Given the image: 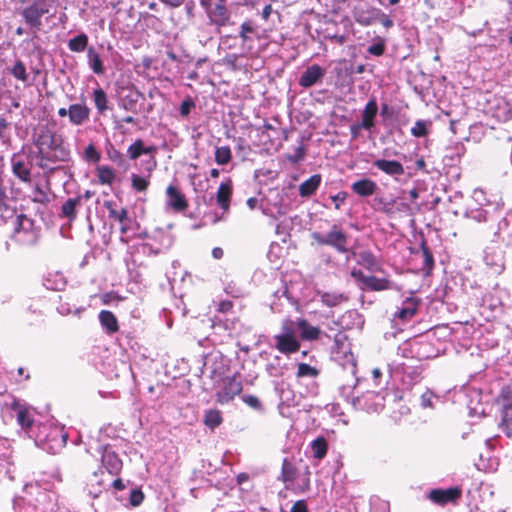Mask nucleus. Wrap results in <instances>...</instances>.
Returning <instances> with one entry per match:
<instances>
[{
	"label": "nucleus",
	"instance_id": "f257e3e1",
	"mask_svg": "<svg viewBox=\"0 0 512 512\" xmlns=\"http://www.w3.org/2000/svg\"><path fill=\"white\" fill-rule=\"evenodd\" d=\"M32 143L37 149L38 166L43 170H53L56 163L71 159V151L63 135L49 124L39 125L34 130Z\"/></svg>",
	"mask_w": 512,
	"mask_h": 512
},
{
	"label": "nucleus",
	"instance_id": "f03ea898",
	"mask_svg": "<svg viewBox=\"0 0 512 512\" xmlns=\"http://www.w3.org/2000/svg\"><path fill=\"white\" fill-rule=\"evenodd\" d=\"M298 473L299 470L297 467V460L295 456L285 457L282 461L281 472L278 477V480L283 482L287 489L292 488L296 493H306L311 488V472L309 470V467H305L304 476L300 479V482L294 485Z\"/></svg>",
	"mask_w": 512,
	"mask_h": 512
},
{
	"label": "nucleus",
	"instance_id": "7ed1b4c3",
	"mask_svg": "<svg viewBox=\"0 0 512 512\" xmlns=\"http://www.w3.org/2000/svg\"><path fill=\"white\" fill-rule=\"evenodd\" d=\"M200 5L205 10L209 24L214 26L218 32L223 27L235 24L226 0H200Z\"/></svg>",
	"mask_w": 512,
	"mask_h": 512
},
{
	"label": "nucleus",
	"instance_id": "20e7f679",
	"mask_svg": "<svg viewBox=\"0 0 512 512\" xmlns=\"http://www.w3.org/2000/svg\"><path fill=\"white\" fill-rule=\"evenodd\" d=\"M56 0H34L20 12L24 22L31 29L40 31L43 27L42 17L55 9Z\"/></svg>",
	"mask_w": 512,
	"mask_h": 512
},
{
	"label": "nucleus",
	"instance_id": "39448f33",
	"mask_svg": "<svg viewBox=\"0 0 512 512\" xmlns=\"http://www.w3.org/2000/svg\"><path fill=\"white\" fill-rule=\"evenodd\" d=\"M352 15L354 20L361 26H371L376 23H380L388 30L394 25L393 20L381 9L367 4H359L355 6Z\"/></svg>",
	"mask_w": 512,
	"mask_h": 512
},
{
	"label": "nucleus",
	"instance_id": "423d86ee",
	"mask_svg": "<svg viewBox=\"0 0 512 512\" xmlns=\"http://www.w3.org/2000/svg\"><path fill=\"white\" fill-rule=\"evenodd\" d=\"M311 238L317 245L329 246L340 254H345L349 251V236L337 224H333L329 232L326 234L313 232L311 234Z\"/></svg>",
	"mask_w": 512,
	"mask_h": 512
},
{
	"label": "nucleus",
	"instance_id": "0eeeda50",
	"mask_svg": "<svg viewBox=\"0 0 512 512\" xmlns=\"http://www.w3.org/2000/svg\"><path fill=\"white\" fill-rule=\"evenodd\" d=\"M274 347L282 354L289 355L299 351L301 343L295 331V322L285 319L281 323V332L273 337Z\"/></svg>",
	"mask_w": 512,
	"mask_h": 512
},
{
	"label": "nucleus",
	"instance_id": "6e6552de",
	"mask_svg": "<svg viewBox=\"0 0 512 512\" xmlns=\"http://www.w3.org/2000/svg\"><path fill=\"white\" fill-rule=\"evenodd\" d=\"M222 388L216 393V402L224 405L233 401L236 396H239L243 390L241 374L235 372L231 376L223 378Z\"/></svg>",
	"mask_w": 512,
	"mask_h": 512
},
{
	"label": "nucleus",
	"instance_id": "1a4fd4ad",
	"mask_svg": "<svg viewBox=\"0 0 512 512\" xmlns=\"http://www.w3.org/2000/svg\"><path fill=\"white\" fill-rule=\"evenodd\" d=\"M462 494V488L459 486H453L447 489L435 488L428 492L427 499L433 504L443 507L448 504H458L462 498Z\"/></svg>",
	"mask_w": 512,
	"mask_h": 512
},
{
	"label": "nucleus",
	"instance_id": "9d476101",
	"mask_svg": "<svg viewBox=\"0 0 512 512\" xmlns=\"http://www.w3.org/2000/svg\"><path fill=\"white\" fill-rule=\"evenodd\" d=\"M101 462L103 467L111 475H119L123 467L122 460L118 454L112 450L110 445L104 446Z\"/></svg>",
	"mask_w": 512,
	"mask_h": 512
},
{
	"label": "nucleus",
	"instance_id": "9b49d317",
	"mask_svg": "<svg viewBox=\"0 0 512 512\" xmlns=\"http://www.w3.org/2000/svg\"><path fill=\"white\" fill-rule=\"evenodd\" d=\"M325 73L326 71L324 68L318 64H313L307 67L306 70L302 73L298 83L302 88H310L320 82L325 76Z\"/></svg>",
	"mask_w": 512,
	"mask_h": 512
},
{
	"label": "nucleus",
	"instance_id": "f8f14e48",
	"mask_svg": "<svg viewBox=\"0 0 512 512\" xmlns=\"http://www.w3.org/2000/svg\"><path fill=\"white\" fill-rule=\"evenodd\" d=\"M167 205L175 212H183L188 208L185 195L174 185L166 188Z\"/></svg>",
	"mask_w": 512,
	"mask_h": 512
},
{
	"label": "nucleus",
	"instance_id": "ddd939ff",
	"mask_svg": "<svg viewBox=\"0 0 512 512\" xmlns=\"http://www.w3.org/2000/svg\"><path fill=\"white\" fill-rule=\"evenodd\" d=\"M105 207L108 210L109 218L118 221L120 226V232L126 234L130 230L131 218L128 215V210L122 207L120 210L115 208V205L111 201L105 202Z\"/></svg>",
	"mask_w": 512,
	"mask_h": 512
},
{
	"label": "nucleus",
	"instance_id": "4468645a",
	"mask_svg": "<svg viewBox=\"0 0 512 512\" xmlns=\"http://www.w3.org/2000/svg\"><path fill=\"white\" fill-rule=\"evenodd\" d=\"M233 194V183L229 178L225 182H222L216 193V202L224 213L230 209V202Z\"/></svg>",
	"mask_w": 512,
	"mask_h": 512
},
{
	"label": "nucleus",
	"instance_id": "2eb2a0df",
	"mask_svg": "<svg viewBox=\"0 0 512 512\" xmlns=\"http://www.w3.org/2000/svg\"><path fill=\"white\" fill-rule=\"evenodd\" d=\"M421 304V299L415 297H408L403 302V307L400 308L395 314L394 318L403 322L412 319L418 311Z\"/></svg>",
	"mask_w": 512,
	"mask_h": 512
},
{
	"label": "nucleus",
	"instance_id": "dca6fc26",
	"mask_svg": "<svg viewBox=\"0 0 512 512\" xmlns=\"http://www.w3.org/2000/svg\"><path fill=\"white\" fill-rule=\"evenodd\" d=\"M373 166L391 177H400L404 174V166L397 160L377 159Z\"/></svg>",
	"mask_w": 512,
	"mask_h": 512
},
{
	"label": "nucleus",
	"instance_id": "f3484780",
	"mask_svg": "<svg viewBox=\"0 0 512 512\" xmlns=\"http://www.w3.org/2000/svg\"><path fill=\"white\" fill-rule=\"evenodd\" d=\"M69 121L74 126H81L89 120L90 108L85 104L75 103L68 107Z\"/></svg>",
	"mask_w": 512,
	"mask_h": 512
},
{
	"label": "nucleus",
	"instance_id": "a211bd4d",
	"mask_svg": "<svg viewBox=\"0 0 512 512\" xmlns=\"http://www.w3.org/2000/svg\"><path fill=\"white\" fill-rule=\"evenodd\" d=\"M378 113V105L375 97L369 99L361 114V126L370 131L375 126V118Z\"/></svg>",
	"mask_w": 512,
	"mask_h": 512
},
{
	"label": "nucleus",
	"instance_id": "6ab92c4d",
	"mask_svg": "<svg viewBox=\"0 0 512 512\" xmlns=\"http://www.w3.org/2000/svg\"><path fill=\"white\" fill-rule=\"evenodd\" d=\"M11 409L16 411L17 423L23 429H30L32 427L34 418L26 405L21 404L17 399H14V401L11 403Z\"/></svg>",
	"mask_w": 512,
	"mask_h": 512
},
{
	"label": "nucleus",
	"instance_id": "aec40b11",
	"mask_svg": "<svg viewBox=\"0 0 512 512\" xmlns=\"http://www.w3.org/2000/svg\"><path fill=\"white\" fill-rule=\"evenodd\" d=\"M378 186L377 183L369 178H363L355 181L351 185V190L359 197H369L375 194Z\"/></svg>",
	"mask_w": 512,
	"mask_h": 512
},
{
	"label": "nucleus",
	"instance_id": "412c9836",
	"mask_svg": "<svg viewBox=\"0 0 512 512\" xmlns=\"http://www.w3.org/2000/svg\"><path fill=\"white\" fill-rule=\"evenodd\" d=\"M295 326L300 331V337L302 340L315 341L320 338L321 330L316 326H312L306 319L300 318L295 323Z\"/></svg>",
	"mask_w": 512,
	"mask_h": 512
},
{
	"label": "nucleus",
	"instance_id": "4be33fe9",
	"mask_svg": "<svg viewBox=\"0 0 512 512\" xmlns=\"http://www.w3.org/2000/svg\"><path fill=\"white\" fill-rule=\"evenodd\" d=\"M99 321L107 334H114L119 331V324L116 316L109 310H102L99 313Z\"/></svg>",
	"mask_w": 512,
	"mask_h": 512
},
{
	"label": "nucleus",
	"instance_id": "5701e85b",
	"mask_svg": "<svg viewBox=\"0 0 512 512\" xmlns=\"http://www.w3.org/2000/svg\"><path fill=\"white\" fill-rule=\"evenodd\" d=\"M349 300V297L342 292H323L320 294V301L327 307H336Z\"/></svg>",
	"mask_w": 512,
	"mask_h": 512
},
{
	"label": "nucleus",
	"instance_id": "b1692460",
	"mask_svg": "<svg viewBox=\"0 0 512 512\" xmlns=\"http://www.w3.org/2000/svg\"><path fill=\"white\" fill-rule=\"evenodd\" d=\"M82 196L68 198L61 206L60 217L74 221L77 217L76 208L81 204Z\"/></svg>",
	"mask_w": 512,
	"mask_h": 512
},
{
	"label": "nucleus",
	"instance_id": "393cba45",
	"mask_svg": "<svg viewBox=\"0 0 512 512\" xmlns=\"http://www.w3.org/2000/svg\"><path fill=\"white\" fill-rule=\"evenodd\" d=\"M322 181L320 174H314L309 179L305 180L299 186V195L301 197L312 196L319 188Z\"/></svg>",
	"mask_w": 512,
	"mask_h": 512
},
{
	"label": "nucleus",
	"instance_id": "a878e982",
	"mask_svg": "<svg viewBox=\"0 0 512 512\" xmlns=\"http://www.w3.org/2000/svg\"><path fill=\"white\" fill-rule=\"evenodd\" d=\"M13 174L23 182L31 181V171L23 160L14 155L11 160Z\"/></svg>",
	"mask_w": 512,
	"mask_h": 512
},
{
	"label": "nucleus",
	"instance_id": "bb28decb",
	"mask_svg": "<svg viewBox=\"0 0 512 512\" xmlns=\"http://www.w3.org/2000/svg\"><path fill=\"white\" fill-rule=\"evenodd\" d=\"M93 102L96 107L97 112L100 115L105 114V112L108 110V97L106 92L101 88L98 87L94 89L93 91Z\"/></svg>",
	"mask_w": 512,
	"mask_h": 512
},
{
	"label": "nucleus",
	"instance_id": "cd10ccee",
	"mask_svg": "<svg viewBox=\"0 0 512 512\" xmlns=\"http://www.w3.org/2000/svg\"><path fill=\"white\" fill-rule=\"evenodd\" d=\"M391 287L390 280L370 275L364 288L370 291H385L391 289Z\"/></svg>",
	"mask_w": 512,
	"mask_h": 512
},
{
	"label": "nucleus",
	"instance_id": "c85d7f7f",
	"mask_svg": "<svg viewBox=\"0 0 512 512\" xmlns=\"http://www.w3.org/2000/svg\"><path fill=\"white\" fill-rule=\"evenodd\" d=\"M96 175L98 178V182L102 185H112L116 174L114 170L106 165L97 166L96 168Z\"/></svg>",
	"mask_w": 512,
	"mask_h": 512
},
{
	"label": "nucleus",
	"instance_id": "c756f323",
	"mask_svg": "<svg viewBox=\"0 0 512 512\" xmlns=\"http://www.w3.org/2000/svg\"><path fill=\"white\" fill-rule=\"evenodd\" d=\"M223 422L222 413L218 409H209L205 411L203 423L210 429H215Z\"/></svg>",
	"mask_w": 512,
	"mask_h": 512
},
{
	"label": "nucleus",
	"instance_id": "7c9ffc66",
	"mask_svg": "<svg viewBox=\"0 0 512 512\" xmlns=\"http://www.w3.org/2000/svg\"><path fill=\"white\" fill-rule=\"evenodd\" d=\"M88 63L92 71L97 75H102L105 72L103 62L100 55L95 51L93 47L87 50Z\"/></svg>",
	"mask_w": 512,
	"mask_h": 512
},
{
	"label": "nucleus",
	"instance_id": "2f4dec72",
	"mask_svg": "<svg viewBox=\"0 0 512 512\" xmlns=\"http://www.w3.org/2000/svg\"><path fill=\"white\" fill-rule=\"evenodd\" d=\"M311 449L313 452V457L315 459L321 460L323 459L328 451V442L325 437L319 436L311 443Z\"/></svg>",
	"mask_w": 512,
	"mask_h": 512
},
{
	"label": "nucleus",
	"instance_id": "473e14b6",
	"mask_svg": "<svg viewBox=\"0 0 512 512\" xmlns=\"http://www.w3.org/2000/svg\"><path fill=\"white\" fill-rule=\"evenodd\" d=\"M50 188L49 186L44 189L40 185H35L31 192V201L34 203L46 205L50 202V196H49Z\"/></svg>",
	"mask_w": 512,
	"mask_h": 512
},
{
	"label": "nucleus",
	"instance_id": "72a5a7b5",
	"mask_svg": "<svg viewBox=\"0 0 512 512\" xmlns=\"http://www.w3.org/2000/svg\"><path fill=\"white\" fill-rule=\"evenodd\" d=\"M420 248L422 251V255L424 257V264L422 270L424 271V274L428 276L431 274V271L433 270L435 265L434 257L425 240L421 242Z\"/></svg>",
	"mask_w": 512,
	"mask_h": 512
},
{
	"label": "nucleus",
	"instance_id": "f704fd0d",
	"mask_svg": "<svg viewBox=\"0 0 512 512\" xmlns=\"http://www.w3.org/2000/svg\"><path fill=\"white\" fill-rule=\"evenodd\" d=\"M358 264L364 266L370 271L378 269V261L375 255L369 250H364L359 253Z\"/></svg>",
	"mask_w": 512,
	"mask_h": 512
},
{
	"label": "nucleus",
	"instance_id": "c9c22d12",
	"mask_svg": "<svg viewBox=\"0 0 512 512\" xmlns=\"http://www.w3.org/2000/svg\"><path fill=\"white\" fill-rule=\"evenodd\" d=\"M500 427L507 437H512V407L502 408Z\"/></svg>",
	"mask_w": 512,
	"mask_h": 512
},
{
	"label": "nucleus",
	"instance_id": "e433bc0d",
	"mask_svg": "<svg viewBox=\"0 0 512 512\" xmlns=\"http://www.w3.org/2000/svg\"><path fill=\"white\" fill-rule=\"evenodd\" d=\"M88 36L85 33H81L68 41V48L72 52H83L88 45Z\"/></svg>",
	"mask_w": 512,
	"mask_h": 512
},
{
	"label": "nucleus",
	"instance_id": "4c0bfd02",
	"mask_svg": "<svg viewBox=\"0 0 512 512\" xmlns=\"http://www.w3.org/2000/svg\"><path fill=\"white\" fill-rule=\"evenodd\" d=\"M232 159L231 149L229 146L217 147L215 151V161L219 165H226Z\"/></svg>",
	"mask_w": 512,
	"mask_h": 512
},
{
	"label": "nucleus",
	"instance_id": "58836bf2",
	"mask_svg": "<svg viewBox=\"0 0 512 512\" xmlns=\"http://www.w3.org/2000/svg\"><path fill=\"white\" fill-rule=\"evenodd\" d=\"M319 375V370L315 367L310 366L307 363H299L297 366L296 376L298 378L311 377L316 378Z\"/></svg>",
	"mask_w": 512,
	"mask_h": 512
},
{
	"label": "nucleus",
	"instance_id": "ea45409f",
	"mask_svg": "<svg viewBox=\"0 0 512 512\" xmlns=\"http://www.w3.org/2000/svg\"><path fill=\"white\" fill-rule=\"evenodd\" d=\"M128 157L131 160L138 159L144 154V142L141 139L135 140L127 149Z\"/></svg>",
	"mask_w": 512,
	"mask_h": 512
},
{
	"label": "nucleus",
	"instance_id": "a19ab883",
	"mask_svg": "<svg viewBox=\"0 0 512 512\" xmlns=\"http://www.w3.org/2000/svg\"><path fill=\"white\" fill-rule=\"evenodd\" d=\"M143 97L142 93L139 91H131L128 95L123 99V108L129 111H135L136 104L139 98Z\"/></svg>",
	"mask_w": 512,
	"mask_h": 512
},
{
	"label": "nucleus",
	"instance_id": "79ce46f5",
	"mask_svg": "<svg viewBox=\"0 0 512 512\" xmlns=\"http://www.w3.org/2000/svg\"><path fill=\"white\" fill-rule=\"evenodd\" d=\"M429 125H431V121L418 120L411 128V134L414 137H425L428 135Z\"/></svg>",
	"mask_w": 512,
	"mask_h": 512
},
{
	"label": "nucleus",
	"instance_id": "37998d69",
	"mask_svg": "<svg viewBox=\"0 0 512 512\" xmlns=\"http://www.w3.org/2000/svg\"><path fill=\"white\" fill-rule=\"evenodd\" d=\"M255 32L256 28L253 25V22L251 20H247L241 24L239 37L242 42L245 43L250 39L249 34H254Z\"/></svg>",
	"mask_w": 512,
	"mask_h": 512
},
{
	"label": "nucleus",
	"instance_id": "c03bdc74",
	"mask_svg": "<svg viewBox=\"0 0 512 512\" xmlns=\"http://www.w3.org/2000/svg\"><path fill=\"white\" fill-rule=\"evenodd\" d=\"M11 74L18 80L22 82H26L28 79V74L26 72V67L21 60H18L11 69Z\"/></svg>",
	"mask_w": 512,
	"mask_h": 512
},
{
	"label": "nucleus",
	"instance_id": "a18cd8bd",
	"mask_svg": "<svg viewBox=\"0 0 512 512\" xmlns=\"http://www.w3.org/2000/svg\"><path fill=\"white\" fill-rule=\"evenodd\" d=\"M131 186L137 192H144L149 187V181L144 177H141L137 174H132L131 176Z\"/></svg>",
	"mask_w": 512,
	"mask_h": 512
},
{
	"label": "nucleus",
	"instance_id": "49530a36",
	"mask_svg": "<svg viewBox=\"0 0 512 512\" xmlns=\"http://www.w3.org/2000/svg\"><path fill=\"white\" fill-rule=\"evenodd\" d=\"M84 158L89 162L97 163L101 159V154L93 144H89L84 150Z\"/></svg>",
	"mask_w": 512,
	"mask_h": 512
},
{
	"label": "nucleus",
	"instance_id": "de8ad7c7",
	"mask_svg": "<svg viewBox=\"0 0 512 512\" xmlns=\"http://www.w3.org/2000/svg\"><path fill=\"white\" fill-rule=\"evenodd\" d=\"M499 398L503 401V407H512V386L506 385L502 387Z\"/></svg>",
	"mask_w": 512,
	"mask_h": 512
},
{
	"label": "nucleus",
	"instance_id": "09e8293b",
	"mask_svg": "<svg viewBox=\"0 0 512 512\" xmlns=\"http://www.w3.org/2000/svg\"><path fill=\"white\" fill-rule=\"evenodd\" d=\"M108 157L113 163L120 167L126 165L125 157L119 150L112 149L111 151H108Z\"/></svg>",
	"mask_w": 512,
	"mask_h": 512
},
{
	"label": "nucleus",
	"instance_id": "8fccbe9b",
	"mask_svg": "<svg viewBox=\"0 0 512 512\" xmlns=\"http://www.w3.org/2000/svg\"><path fill=\"white\" fill-rule=\"evenodd\" d=\"M242 401L255 410L261 411L263 409L261 401L254 395H243Z\"/></svg>",
	"mask_w": 512,
	"mask_h": 512
},
{
	"label": "nucleus",
	"instance_id": "3c124183",
	"mask_svg": "<svg viewBox=\"0 0 512 512\" xmlns=\"http://www.w3.org/2000/svg\"><path fill=\"white\" fill-rule=\"evenodd\" d=\"M144 493L141 489H133L130 493L129 502L132 506L137 507L144 501Z\"/></svg>",
	"mask_w": 512,
	"mask_h": 512
},
{
	"label": "nucleus",
	"instance_id": "603ef678",
	"mask_svg": "<svg viewBox=\"0 0 512 512\" xmlns=\"http://www.w3.org/2000/svg\"><path fill=\"white\" fill-rule=\"evenodd\" d=\"M19 225L23 226L24 233H32L34 221L25 214H19Z\"/></svg>",
	"mask_w": 512,
	"mask_h": 512
},
{
	"label": "nucleus",
	"instance_id": "864d4df0",
	"mask_svg": "<svg viewBox=\"0 0 512 512\" xmlns=\"http://www.w3.org/2000/svg\"><path fill=\"white\" fill-rule=\"evenodd\" d=\"M24 492L29 495L45 496L46 493L37 484H27L24 487Z\"/></svg>",
	"mask_w": 512,
	"mask_h": 512
},
{
	"label": "nucleus",
	"instance_id": "5fc2aeb1",
	"mask_svg": "<svg viewBox=\"0 0 512 512\" xmlns=\"http://www.w3.org/2000/svg\"><path fill=\"white\" fill-rule=\"evenodd\" d=\"M304 157L305 149L303 146H299L296 148L295 153L293 155H287V160L295 164L303 160Z\"/></svg>",
	"mask_w": 512,
	"mask_h": 512
},
{
	"label": "nucleus",
	"instance_id": "6e6d98bb",
	"mask_svg": "<svg viewBox=\"0 0 512 512\" xmlns=\"http://www.w3.org/2000/svg\"><path fill=\"white\" fill-rule=\"evenodd\" d=\"M9 123L3 117L0 118V139H2L3 143H10V137L6 134Z\"/></svg>",
	"mask_w": 512,
	"mask_h": 512
},
{
	"label": "nucleus",
	"instance_id": "4d7b16f0",
	"mask_svg": "<svg viewBox=\"0 0 512 512\" xmlns=\"http://www.w3.org/2000/svg\"><path fill=\"white\" fill-rule=\"evenodd\" d=\"M194 106H195V104L191 99L182 101V103L180 105V109H179L180 115L183 117H187L190 114L191 109Z\"/></svg>",
	"mask_w": 512,
	"mask_h": 512
},
{
	"label": "nucleus",
	"instance_id": "13d9d810",
	"mask_svg": "<svg viewBox=\"0 0 512 512\" xmlns=\"http://www.w3.org/2000/svg\"><path fill=\"white\" fill-rule=\"evenodd\" d=\"M368 52L375 56H381L385 52L384 43H375L368 48Z\"/></svg>",
	"mask_w": 512,
	"mask_h": 512
},
{
	"label": "nucleus",
	"instance_id": "bf43d9fd",
	"mask_svg": "<svg viewBox=\"0 0 512 512\" xmlns=\"http://www.w3.org/2000/svg\"><path fill=\"white\" fill-rule=\"evenodd\" d=\"M351 277L356 279L358 282L362 283L364 286L367 283V280L369 279V276L365 275L361 270L359 269H353L350 273Z\"/></svg>",
	"mask_w": 512,
	"mask_h": 512
},
{
	"label": "nucleus",
	"instance_id": "052dcab7",
	"mask_svg": "<svg viewBox=\"0 0 512 512\" xmlns=\"http://www.w3.org/2000/svg\"><path fill=\"white\" fill-rule=\"evenodd\" d=\"M347 198V193L344 191H341L337 193L336 195L331 196L332 201L335 203V209L339 210L341 203H344Z\"/></svg>",
	"mask_w": 512,
	"mask_h": 512
},
{
	"label": "nucleus",
	"instance_id": "680f3d73",
	"mask_svg": "<svg viewBox=\"0 0 512 512\" xmlns=\"http://www.w3.org/2000/svg\"><path fill=\"white\" fill-rule=\"evenodd\" d=\"M290 512H309L307 502L305 500L296 501L292 505Z\"/></svg>",
	"mask_w": 512,
	"mask_h": 512
},
{
	"label": "nucleus",
	"instance_id": "e2e57ef3",
	"mask_svg": "<svg viewBox=\"0 0 512 512\" xmlns=\"http://www.w3.org/2000/svg\"><path fill=\"white\" fill-rule=\"evenodd\" d=\"M233 308V302L230 300H222L218 303L217 311L220 313H228Z\"/></svg>",
	"mask_w": 512,
	"mask_h": 512
},
{
	"label": "nucleus",
	"instance_id": "0e129e2a",
	"mask_svg": "<svg viewBox=\"0 0 512 512\" xmlns=\"http://www.w3.org/2000/svg\"><path fill=\"white\" fill-rule=\"evenodd\" d=\"M379 203L382 205L380 210L383 213L387 215L393 214V205L395 203V200H391L390 202H384L382 199H379Z\"/></svg>",
	"mask_w": 512,
	"mask_h": 512
},
{
	"label": "nucleus",
	"instance_id": "69168bd1",
	"mask_svg": "<svg viewBox=\"0 0 512 512\" xmlns=\"http://www.w3.org/2000/svg\"><path fill=\"white\" fill-rule=\"evenodd\" d=\"M272 12H273L272 5L271 4L266 5L263 8L262 13H261L262 19L267 21L269 19L270 15L272 14Z\"/></svg>",
	"mask_w": 512,
	"mask_h": 512
},
{
	"label": "nucleus",
	"instance_id": "338daca9",
	"mask_svg": "<svg viewBox=\"0 0 512 512\" xmlns=\"http://www.w3.org/2000/svg\"><path fill=\"white\" fill-rule=\"evenodd\" d=\"M363 129L362 126H361V123H357V124H353L351 127H350V132H351V135H352V138L353 139H356L359 135V131Z\"/></svg>",
	"mask_w": 512,
	"mask_h": 512
},
{
	"label": "nucleus",
	"instance_id": "774afa93",
	"mask_svg": "<svg viewBox=\"0 0 512 512\" xmlns=\"http://www.w3.org/2000/svg\"><path fill=\"white\" fill-rule=\"evenodd\" d=\"M112 486L117 491H122L126 488L125 484L123 483L122 479L117 478L112 482Z\"/></svg>",
	"mask_w": 512,
	"mask_h": 512
}]
</instances>
